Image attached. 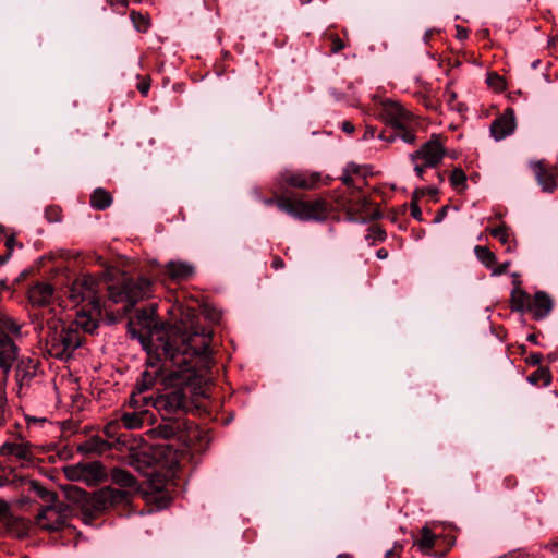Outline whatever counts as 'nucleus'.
<instances>
[{"mask_svg":"<svg viewBox=\"0 0 558 558\" xmlns=\"http://www.w3.org/2000/svg\"><path fill=\"white\" fill-rule=\"evenodd\" d=\"M342 130L347 133H352L354 131V125L349 121H344L342 122Z\"/></svg>","mask_w":558,"mask_h":558,"instance_id":"obj_55","label":"nucleus"},{"mask_svg":"<svg viewBox=\"0 0 558 558\" xmlns=\"http://www.w3.org/2000/svg\"><path fill=\"white\" fill-rule=\"evenodd\" d=\"M148 412L141 410L138 412H125L120 418V425L122 424L126 429H137L143 426V423L147 416Z\"/></svg>","mask_w":558,"mask_h":558,"instance_id":"obj_23","label":"nucleus"},{"mask_svg":"<svg viewBox=\"0 0 558 558\" xmlns=\"http://www.w3.org/2000/svg\"><path fill=\"white\" fill-rule=\"evenodd\" d=\"M110 448L111 446L107 440L101 439L99 436H94L81 444L78 450L86 453H102L108 451Z\"/></svg>","mask_w":558,"mask_h":558,"instance_id":"obj_24","label":"nucleus"},{"mask_svg":"<svg viewBox=\"0 0 558 558\" xmlns=\"http://www.w3.org/2000/svg\"><path fill=\"white\" fill-rule=\"evenodd\" d=\"M337 558H352L349 554H340Z\"/></svg>","mask_w":558,"mask_h":558,"instance_id":"obj_63","label":"nucleus"},{"mask_svg":"<svg viewBox=\"0 0 558 558\" xmlns=\"http://www.w3.org/2000/svg\"><path fill=\"white\" fill-rule=\"evenodd\" d=\"M553 306L554 302L549 294L544 291H538L531 299L527 312L532 314L534 319L541 320L550 314Z\"/></svg>","mask_w":558,"mask_h":558,"instance_id":"obj_14","label":"nucleus"},{"mask_svg":"<svg viewBox=\"0 0 558 558\" xmlns=\"http://www.w3.org/2000/svg\"><path fill=\"white\" fill-rule=\"evenodd\" d=\"M165 272L173 281H184L194 276L195 268L187 262L170 260L165 265Z\"/></svg>","mask_w":558,"mask_h":558,"instance_id":"obj_15","label":"nucleus"},{"mask_svg":"<svg viewBox=\"0 0 558 558\" xmlns=\"http://www.w3.org/2000/svg\"><path fill=\"white\" fill-rule=\"evenodd\" d=\"M277 198H278V197H276V198H267V199H264V204H265V205H267V206H270V205H272V204H275V205H276V199H277Z\"/></svg>","mask_w":558,"mask_h":558,"instance_id":"obj_60","label":"nucleus"},{"mask_svg":"<svg viewBox=\"0 0 558 558\" xmlns=\"http://www.w3.org/2000/svg\"><path fill=\"white\" fill-rule=\"evenodd\" d=\"M32 487L34 489V492L41 498L44 499L47 504H50V502H53L56 500H59L58 499V496L56 493H52V492H49L48 489H46L45 487H43L41 485H39L38 483L34 482L32 484Z\"/></svg>","mask_w":558,"mask_h":558,"instance_id":"obj_33","label":"nucleus"},{"mask_svg":"<svg viewBox=\"0 0 558 558\" xmlns=\"http://www.w3.org/2000/svg\"><path fill=\"white\" fill-rule=\"evenodd\" d=\"M345 171H347V172H349V173H350V172L355 173V172H357V166H356V165H354V163H350V165H348V167H347V170H345Z\"/></svg>","mask_w":558,"mask_h":558,"instance_id":"obj_58","label":"nucleus"},{"mask_svg":"<svg viewBox=\"0 0 558 558\" xmlns=\"http://www.w3.org/2000/svg\"><path fill=\"white\" fill-rule=\"evenodd\" d=\"M278 185L283 189L291 186L301 190H315L319 185H328L330 178L317 171L284 170L278 177Z\"/></svg>","mask_w":558,"mask_h":558,"instance_id":"obj_8","label":"nucleus"},{"mask_svg":"<svg viewBox=\"0 0 558 558\" xmlns=\"http://www.w3.org/2000/svg\"><path fill=\"white\" fill-rule=\"evenodd\" d=\"M341 180L347 186H353V179L349 172L345 171V173L341 177Z\"/></svg>","mask_w":558,"mask_h":558,"instance_id":"obj_54","label":"nucleus"},{"mask_svg":"<svg viewBox=\"0 0 558 558\" xmlns=\"http://www.w3.org/2000/svg\"><path fill=\"white\" fill-rule=\"evenodd\" d=\"M69 298L75 304L87 301L95 314H100V304L96 299V280L93 277L83 276L75 279L69 288Z\"/></svg>","mask_w":558,"mask_h":558,"instance_id":"obj_12","label":"nucleus"},{"mask_svg":"<svg viewBox=\"0 0 558 558\" xmlns=\"http://www.w3.org/2000/svg\"><path fill=\"white\" fill-rule=\"evenodd\" d=\"M156 379H157L156 373H150L148 371H145L142 374L141 379L136 383V390L138 392H144V391L150 389L155 385Z\"/></svg>","mask_w":558,"mask_h":558,"instance_id":"obj_30","label":"nucleus"},{"mask_svg":"<svg viewBox=\"0 0 558 558\" xmlns=\"http://www.w3.org/2000/svg\"><path fill=\"white\" fill-rule=\"evenodd\" d=\"M65 493L68 498L76 502L82 512L89 517H95L111 507L130 502L129 493L109 486L93 494H88L76 486H69Z\"/></svg>","mask_w":558,"mask_h":558,"instance_id":"obj_3","label":"nucleus"},{"mask_svg":"<svg viewBox=\"0 0 558 558\" xmlns=\"http://www.w3.org/2000/svg\"><path fill=\"white\" fill-rule=\"evenodd\" d=\"M155 459L147 452L135 451L128 457V464L138 473L150 476L149 470L153 468Z\"/></svg>","mask_w":558,"mask_h":558,"instance_id":"obj_17","label":"nucleus"},{"mask_svg":"<svg viewBox=\"0 0 558 558\" xmlns=\"http://www.w3.org/2000/svg\"><path fill=\"white\" fill-rule=\"evenodd\" d=\"M14 245H15V238L13 235L8 236L5 240V246L9 251V255H11V252H12Z\"/></svg>","mask_w":558,"mask_h":558,"instance_id":"obj_53","label":"nucleus"},{"mask_svg":"<svg viewBox=\"0 0 558 558\" xmlns=\"http://www.w3.org/2000/svg\"><path fill=\"white\" fill-rule=\"evenodd\" d=\"M154 408L170 420L172 415L184 413L190 408V398L183 389H174L168 393L158 396L153 400Z\"/></svg>","mask_w":558,"mask_h":558,"instance_id":"obj_11","label":"nucleus"},{"mask_svg":"<svg viewBox=\"0 0 558 558\" xmlns=\"http://www.w3.org/2000/svg\"><path fill=\"white\" fill-rule=\"evenodd\" d=\"M379 117L395 130V134L386 136L381 133L379 138L392 142L399 137L407 144L415 143L417 122L413 113L407 110L400 102L391 99L381 101Z\"/></svg>","mask_w":558,"mask_h":558,"instance_id":"obj_4","label":"nucleus"},{"mask_svg":"<svg viewBox=\"0 0 558 558\" xmlns=\"http://www.w3.org/2000/svg\"><path fill=\"white\" fill-rule=\"evenodd\" d=\"M83 482L87 484H96L104 478V468L99 462L83 463Z\"/></svg>","mask_w":558,"mask_h":558,"instance_id":"obj_25","label":"nucleus"},{"mask_svg":"<svg viewBox=\"0 0 558 558\" xmlns=\"http://www.w3.org/2000/svg\"><path fill=\"white\" fill-rule=\"evenodd\" d=\"M111 203V195L102 189H96L90 196V205L98 210L106 209Z\"/></svg>","mask_w":558,"mask_h":558,"instance_id":"obj_26","label":"nucleus"},{"mask_svg":"<svg viewBox=\"0 0 558 558\" xmlns=\"http://www.w3.org/2000/svg\"><path fill=\"white\" fill-rule=\"evenodd\" d=\"M111 4H119L121 7L128 5V0H109Z\"/></svg>","mask_w":558,"mask_h":558,"instance_id":"obj_57","label":"nucleus"},{"mask_svg":"<svg viewBox=\"0 0 558 558\" xmlns=\"http://www.w3.org/2000/svg\"><path fill=\"white\" fill-rule=\"evenodd\" d=\"M424 195H425V189L417 187L412 193L411 202H417L418 203L420 198L423 197Z\"/></svg>","mask_w":558,"mask_h":558,"instance_id":"obj_51","label":"nucleus"},{"mask_svg":"<svg viewBox=\"0 0 558 558\" xmlns=\"http://www.w3.org/2000/svg\"><path fill=\"white\" fill-rule=\"evenodd\" d=\"M70 517V507L65 502L56 500L47 504L36 517L37 525L46 531L63 529Z\"/></svg>","mask_w":558,"mask_h":558,"instance_id":"obj_9","label":"nucleus"},{"mask_svg":"<svg viewBox=\"0 0 558 558\" xmlns=\"http://www.w3.org/2000/svg\"><path fill=\"white\" fill-rule=\"evenodd\" d=\"M74 329H82L84 332L93 333L98 327V320L92 313L84 311L77 312L74 323L71 325Z\"/></svg>","mask_w":558,"mask_h":558,"instance_id":"obj_20","label":"nucleus"},{"mask_svg":"<svg viewBox=\"0 0 558 558\" xmlns=\"http://www.w3.org/2000/svg\"><path fill=\"white\" fill-rule=\"evenodd\" d=\"M41 322L35 325V331L47 330L44 339V352L50 357L68 360L82 345L83 336L73 326L64 323L52 311L40 314Z\"/></svg>","mask_w":558,"mask_h":558,"instance_id":"obj_2","label":"nucleus"},{"mask_svg":"<svg viewBox=\"0 0 558 558\" xmlns=\"http://www.w3.org/2000/svg\"><path fill=\"white\" fill-rule=\"evenodd\" d=\"M120 429V422L118 420L109 422L105 428L104 433L109 439H116L117 441H120L121 436L118 435Z\"/></svg>","mask_w":558,"mask_h":558,"instance_id":"obj_35","label":"nucleus"},{"mask_svg":"<svg viewBox=\"0 0 558 558\" xmlns=\"http://www.w3.org/2000/svg\"><path fill=\"white\" fill-rule=\"evenodd\" d=\"M149 88H150V81L148 78H145V80H142L138 84H137V89L140 90V93L143 95V96H146L149 92Z\"/></svg>","mask_w":558,"mask_h":558,"instance_id":"obj_43","label":"nucleus"},{"mask_svg":"<svg viewBox=\"0 0 558 558\" xmlns=\"http://www.w3.org/2000/svg\"><path fill=\"white\" fill-rule=\"evenodd\" d=\"M276 206L279 210L302 221H323L328 215V203L323 198L306 202L281 195L276 199Z\"/></svg>","mask_w":558,"mask_h":558,"instance_id":"obj_5","label":"nucleus"},{"mask_svg":"<svg viewBox=\"0 0 558 558\" xmlns=\"http://www.w3.org/2000/svg\"><path fill=\"white\" fill-rule=\"evenodd\" d=\"M0 454L14 456L20 460H29L32 458L31 447L26 442H4L0 447Z\"/></svg>","mask_w":558,"mask_h":558,"instance_id":"obj_19","label":"nucleus"},{"mask_svg":"<svg viewBox=\"0 0 558 558\" xmlns=\"http://www.w3.org/2000/svg\"><path fill=\"white\" fill-rule=\"evenodd\" d=\"M331 52L338 53L345 48L344 41L338 35H330Z\"/></svg>","mask_w":558,"mask_h":558,"instance_id":"obj_40","label":"nucleus"},{"mask_svg":"<svg viewBox=\"0 0 558 558\" xmlns=\"http://www.w3.org/2000/svg\"><path fill=\"white\" fill-rule=\"evenodd\" d=\"M52 295L53 288L49 283H36L28 290V300L36 306L49 304Z\"/></svg>","mask_w":558,"mask_h":558,"instance_id":"obj_18","label":"nucleus"},{"mask_svg":"<svg viewBox=\"0 0 558 558\" xmlns=\"http://www.w3.org/2000/svg\"><path fill=\"white\" fill-rule=\"evenodd\" d=\"M9 254L7 256H2L0 257V264H4L7 262V259L9 258Z\"/></svg>","mask_w":558,"mask_h":558,"instance_id":"obj_62","label":"nucleus"},{"mask_svg":"<svg viewBox=\"0 0 558 558\" xmlns=\"http://www.w3.org/2000/svg\"><path fill=\"white\" fill-rule=\"evenodd\" d=\"M446 101L451 106L453 101L457 99V94L452 89L447 88L444 93Z\"/></svg>","mask_w":558,"mask_h":558,"instance_id":"obj_49","label":"nucleus"},{"mask_svg":"<svg viewBox=\"0 0 558 558\" xmlns=\"http://www.w3.org/2000/svg\"><path fill=\"white\" fill-rule=\"evenodd\" d=\"M177 428L170 424H161L156 428L157 434L166 439L172 438L175 435Z\"/></svg>","mask_w":558,"mask_h":558,"instance_id":"obj_39","label":"nucleus"},{"mask_svg":"<svg viewBox=\"0 0 558 558\" xmlns=\"http://www.w3.org/2000/svg\"><path fill=\"white\" fill-rule=\"evenodd\" d=\"M150 482H151V486L156 489V490H160L162 487L161 485L155 483L154 478H150Z\"/></svg>","mask_w":558,"mask_h":558,"instance_id":"obj_61","label":"nucleus"},{"mask_svg":"<svg viewBox=\"0 0 558 558\" xmlns=\"http://www.w3.org/2000/svg\"><path fill=\"white\" fill-rule=\"evenodd\" d=\"M428 193L429 195H436L438 193V190L436 187H428L425 189V194Z\"/></svg>","mask_w":558,"mask_h":558,"instance_id":"obj_59","label":"nucleus"},{"mask_svg":"<svg viewBox=\"0 0 558 558\" xmlns=\"http://www.w3.org/2000/svg\"><path fill=\"white\" fill-rule=\"evenodd\" d=\"M9 504L0 499V521L3 520L9 514Z\"/></svg>","mask_w":558,"mask_h":558,"instance_id":"obj_48","label":"nucleus"},{"mask_svg":"<svg viewBox=\"0 0 558 558\" xmlns=\"http://www.w3.org/2000/svg\"><path fill=\"white\" fill-rule=\"evenodd\" d=\"M111 481L123 488H136V478L126 470L121 468H113L110 472Z\"/></svg>","mask_w":558,"mask_h":558,"instance_id":"obj_21","label":"nucleus"},{"mask_svg":"<svg viewBox=\"0 0 558 558\" xmlns=\"http://www.w3.org/2000/svg\"><path fill=\"white\" fill-rule=\"evenodd\" d=\"M529 340L532 342H536V337L534 335L529 336Z\"/></svg>","mask_w":558,"mask_h":558,"instance_id":"obj_64","label":"nucleus"},{"mask_svg":"<svg viewBox=\"0 0 558 558\" xmlns=\"http://www.w3.org/2000/svg\"><path fill=\"white\" fill-rule=\"evenodd\" d=\"M487 84L497 90H504L506 85L504 78L497 73H489L486 80Z\"/></svg>","mask_w":558,"mask_h":558,"instance_id":"obj_37","label":"nucleus"},{"mask_svg":"<svg viewBox=\"0 0 558 558\" xmlns=\"http://www.w3.org/2000/svg\"><path fill=\"white\" fill-rule=\"evenodd\" d=\"M143 392H138L137 390L134 391L132 395H131V398H130V404L136 409H141L143 405H146L150 402V399L146 398V397H143L142 396Z\"/></svg>","mask_w":558,"mask_h":558,"instance_id":"obj_38","label":"nucleus"},{"mask_svg":"<svg viewBox=\"0 0 558 558\" xmlns=\"http://www.w3.org/2000/svg\"><path fill=\"white\" fill-rule=\"evenodd\" d=\"M131 20L134 24V27L140 32H146L148 28V20L141 13L135 11L131 12Z\"/></svg>","mask_w":558,"mask_h":558,"instance_id":"obj_36","label":"nucleus"},{"mask_svg":"<svg viewBox=\"0 0 558 558\" xmlns=\"http://www.w3.org/2000/svg\"><path fill=\"white\" fill-rule=\"evenodd\" d=\"M402 546L395 544V546L386 553L387 558H399L402 553Z\"/></svg>","mask_w":558,"mask_h":558,"instance_id":"obj_45","label":"nucleus"},{"mask_svg":"<svg viewBox=\"0 0 558 558\" xmlns=\"http://www.w3.org/2000/svg\"><path fill=\"white\" fill-rule=\"evenodd\" d=\"M414 166V172L420 178L423 179L425 170L429 168V166H424L422 161H411Z\"/></svg>","mask_w":558,"mask_h":558,"instance_id":"obj_42","label":"nucleus"},{"mask_svg":"<svg viewBox=\"0 0 558 558\" xmlns=\"http://www.w3.org/2000/svg\"><path fill=\"white\" fill-rule=\"evenodd\" d=\"M448 206H444L434 218V223H440L447 215Z\"/></svg>","mask_w":558,"mask_h":558,"instance_id":"obj_52","label":"nucleus"},{"mask_svg":"<svg viewBox=\"0 0 558 558\" xmlns=\"http://www.w3.org/2000/svg\"><path fill=\"white\" fill-rule=\"evenodd\" d=\"M21 325L0 310V366L8 367L17 356V347L7 332L19 336Z\"/></svg>","mask_w":558,"mask_h":558,"instance_id":"obj_7","label":"nucleus"},{"mask_svg":"<svg viewBox=\"0 0 558 558\" xmlns=\"http://www.w3.org/2000/svg\"><path fill=\"white\" fill-rule=\"evenodd\" d=\"M515 129L514 111L507 108L505 112L490 124V134L496 141H501L511 135Z\"/></svg>","mask_w":558,"mask_h":558,"instance_id":"obj_13","label":"nucleus"},{"mask_svg":"<svg viewBox=\"0 0 558 558\" xmlns=\"http://www.w3.org/2000/svg\"><path fill=\"white\" fill-rule=\"evenodd\" d=\"M543 360V355L541 353H531L526 357V363L533 366L538 365Z\"/></svg>","mask_w":558,"mask_h":558,"instance_id":"obj_44","label":"nucleus"},{"mask_svg":"<svg viewBox=\"0 0 558 558\" xmlns=\"http://www.w3.org/2000/svg\"><path fill=\"white\" fill-rule=\"evenodd\" d=\"M210 343L211 333L206 329L184 333L171 331L158 338L155 350L159 360L163 359L178 368L195 372L198 367H208Z\"/></svg>","mask_w":558,"mask_h":558,"instance_id":"obj_1","label":"nucleus"},{"mask_svg":"<svg viewBox=\"0 0 558 558\" xmlns=\"http://www.w3.org/2000/svg\"><path fill=\"white\" fill-rule=\"evenodd\" d=\"M474 253L477 259L487 268H493L497 264L496 255L486 246L476 245Z\"/></svg>","mask_w":558,"mask_h":558,"instance_id":"obj_27","label":"nucleus"},{"mask_svg":"<svg viewBox=\"0 0 558 558\" xmlns=\"http://www.w3.org/2000/svg\"><path fill=\"white\" fill-rule=\"evenodd\" d=\"M489 233L505 245L510 242V234L508 232V228L505 225L490 229Z\"/></svg>","mask_w":558,"mask_h":558,"instance_id":"obj_34","label":"nucleus"},{"mask_svg":"<svg viewBox=\"0 0 558 558\" xmlns=\"http://www.w3.org/2000/svg\"><path fill=\"white\" fill-rule=\"evenodd\" d=\"M84 469L83 463H78L75 465H70L64 468L65 476L71 481H82L84 477Z\"/></svg>","mask_w":558,"mask_h":558,"instance_id":"obj_32","label":"nucleus"},{"mask_svg":"<svg viewBox=\"0 0 558 558\" xmlns=\"http://www.w3.org/2000/svg\"><path fill=\"white\" fill-rule=\"evenodd\" d=\"M447 150L439 134H432L430 138L418 149L410 154L411 161H422L424 166L437 168L446 157Z\"/></svg>","mask_w":558,"mask_h":558,"instance_id":"obj_10","label":"nucleus"},{"mask_svg":"<svg viewBox=\"0 0 558 558\" xmlns=\"http://www.w3.org/2000/svg\"><path fill=\"white\" fill-rule=\"evenodd\" d=\"M510 266V262H505L498 266H496L495 268H493V276H500L502 274H505L508 268Z\"/></svg>","mask_w":558,"mask_h":558,"instance_id":"obj_46","label":"nucleus"},{"mask_svg":"<svg viewBox=\"0 0 558 558\" xmlns=\"http://www.w3.org/2000/svg\"><path fill=\"white\" fill-rule=\"evenodd\" d=\"M271 267L275 269V270H279V269H282L284 268V262L281 257L279 256H275L272 258V262H271Z\"/></svg>","mask_w":558,"mask_h":558,"instance_id":"obj_50","label":"nucleus"},{"mask_svg":"<svg viewBox=\"0 0 558 558\" xmlns=\"http://www.w3.org/2000/svg\"><path fill=\"white\" fill-rule=\"evenodd\" d=\"M108 293L113 303H125L124 310L130 311L136 303L150 296L151 282L146 278H126L119 284L110 286Z\"/></svg>","mask_w":558,"mask_h":558,"instance_id":"obj_6","label":"nucleus"},{"mask_svg":"<svg viewBox=\"0 0 558 558\" xmlns=\"http://www.w3.org/2000/svg\"><path fill=\"white\" fill-rule=\"evenodd\" d=\"M376 256L379 258V259H386L388 257V251L385 250V248H379L377 252H376Z\"/></svg>","mask_w":558,"mask_h":558,"instance_id":"obj_56","label":"nucleus"},{"mask_svg":"<svg viewBox=\"0 0 558 558\" xmlns=\"http://www.w3.org/2000/svg\"><path fill=\"white\" fill-rule=\"evenodd\" d=\"M416 544L422 550H429L434 547L435 535L427 526H424L422 529L421 538L417 541Z\"/></svg>","mask_w":558,"mask_h":558,"instance_id":"obj_29","label":"nucleus"},{"mask_svg":"<svg viewBox=\"0 0 558 558\" xmlns=\"http://www.w3.org/2000/svg\"><path fill=\"white\" fill-rule=\"evenodd\" d=\"M533 167L537 183L542 186V190L547 193H553L557 189V168L547 169L542 161L535 162Z\"/></svg>","mask_w":558,"mask_h":558,"instance_id":"obj_16","label":"nucleus"},{"mask_svg":"<svg viewBox=\"0 0 558 558\" xmlns=\"http://www.w3.org/2000/svg\"><path fill=\"white\" fill-rule=\"evenodd\" d=\"M26 421H27L28 426L37 425V424L44 425L48 422L46 417H35V416H27Z\"/></svg>","mask_w":558,"mask_h":558,"instance_id":"obj_47","label":"nucleus"},{"mask_svg":"<svg viewBox=\"0 0 558 558\" xmlns=\"http://www.w3.org/2000/svg\"><path fill=\"white\" fill-rule=\"evenodd\" d=\"M450 183L458 191L464 190L466 186V175L464 171L460 168L453 169L450 174Z\"/></svg>","mask_w":558,"mask_h":558,"instance_id":"obj_31","label":"nucleus"},{"mask_svg":"<svg viewBox=\"0 0 558 558\" xmlns=\"http://www.w3.org/2000/svg\"><path fill=\"white\" fill-rule=\"evenodd\" d=\"M410 211L411 216L416 219L417 221H422V210L417 204V202H411L410 203Z\"/></svg>","mask_w":558,"mask_h":558,"instance_id":"obj_41","label":"nucleus"},{"mask_svg":"<svg viewBox=\"0 0 558 558\" xmlns=\"http://www.w3.org/2000/svg\"><path fill=\"white\" fill-rule=\"evenodd\" d=\"M527 381L532 385L549 386L551 383V373L548 367H538L529 377Z\"/></svg>","mask_w":558,"mask_h":558,"instance_id":"obj_28","label":"nucleus"},{"mask_svg":"<svg viewBox=\"0 0 558 558\" xmlns=\"http://www.w3.org/2000/svg\"><path fill=\"white\" fill-rule=\"evenodd\" d=\"M531 299L527 292L517 287L511 292V308L515 312L526 313L530 307Z\"/></svg>","mask_w":558,"mask_h":558,"instance_id":"obj_22","label":"nucleus"}]
</instances>
